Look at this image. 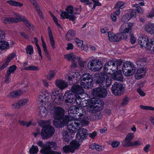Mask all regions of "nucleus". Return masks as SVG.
Segmentation results:
<instances>
[{"label":"nucleus","instance_id":"nucleus-1","mask_svg":"<svg viewBox=\"0 0 154 154\" xmlns=\"http://www.w3.org/2000/svg\"><path fill=\"white\" fill-rule=\"evenodd\" d=\"M94 80L97 84L101 87H109L111 83V79L106 73H96L94 75Z\"/></svg>","mask_w":154,"mask_h":154},{"label":"nucleus","instance_id":"nucleus-2","mask_svg":"<svg viewBox=\"0 0 154 154\" xmlns=\"http://www.w3.org/2000/svg\"><path fill=\"white\" fill-rule=\"evenodd\" d=\"M40 124L42 127L41 133L42 138L45 139L51 137L55 132L54 128L50 125L47 121L41 120Z\"/></svg>","mask_w":154,"mask_h":154},{"label":"nucleus","instance_id":"nucleus-3","mask_svg":"<svg viewBox=\"0 0 154 154\" xmlns=\"http://www.w3.org/2000/svg\"><path fill=\"white\" fill-rule=\"evenodd\" d=\"M84 124H88V119L86 116H84L80 120L76 119L68 122V129L71 133H75L77 131V128L80 125V123Z\"/></svg>","mask_w":154,"mask_h":154},{"label":"nucleus","instance_id":"nucleus-4","mask_svg":"<svg viewBox=\"0 0 154 154\" xmlns=\"http://www.w3.org/2000/svg\"><path fill=\"white\" fill-rule=\"evenodd\" d=\"M138 43L141 47H146L148 50H152L154 52V38L149 41L147 36L139 37Z\"/></svg>","mask_w":154,"mask_h":154},{"label":"nucleus","instance_id":"nucleus-5","mask_svg":"<svg viewBox=\"0 0 154 154\" xmlns=\"http://www.w3.org/2000/svg\"><path fill=\"white\" fill-rule=\"evenodd\" d=\"M122 69L124 74L127 76L133 75L136 71V67L131 62H124Z\"/></svg>","mask_w":154,"mask_h":154},{"label":"nucleus","instance_id":"nucleus-6","mask_svg":"<svg viewBox=\"0 0 154 154\" xmlns=\"http://www.w3.org/2000/svg\"><path fill=\"white\" fill-rule=\"evenodd\" d=\"M82 79L84 82H82L80 84L83 88H89L93 86L92 76L89 73H84L82 75Z\"/></svg>","mask_w":154,"mask_h":154},{"label":"nucleus","instance_id":"nucleus-7","mask_svg":"<svg viewBox=\"0 0 154 154\" xmlns=\"http://www.w3.org/2000/svg\"><path fill=\"white\" fill-rule=\"evenodd\" d=\"M66 12L62 11L60 14V16L63 19L68 18L69 20L74 21L76 18V17L72 14L73 13L74 9L71 6H68L66 9Z\"/></svg>","mask_w":154,"mask_h":154},{"label":"nucleus","instance_id":"nucleus-8","mask_svg":"<svg viewBox=\"0 0 154 154\" xmlns=\"http://www.w3.org/2000/svg\"><path fill=\"white\" fill-rule=\"evenodd\" d=\"M112 92L115 95L119 96L123 94L125 91V88L121 83L115 82L111 88Z\"/></svg>","mask_w":154,"mask_h":154},{"label":"nucleus","instance_id":"nucleus-9","mask_svg":"<svg viewBox=\"0 0 154 154\" xmlns=\"http://www.w3.org/2000/svg\"><path fill=\"white\" fill-rule=\"evenodd\" d=\"M102 67V63L97 60H93L89 62L88 65V68L94 72L100 70Z\"/></svg>","mask_w":154,"mask_h":154},{"label":"nucleus","instance_id":"nucleus-10","mask_svg":"<svg viewBox=\"0 0 154 154\" xmlns=\"http://www.w3.org/2000/svg\"><path fill=\"white\" fill-rule=\"evenodd\" d=\"M91 104L93 106L95 110L98 111L102 110L104 105V103L102 100L96 97L91 98Z\"/></svg>","mask_w":154,"mask_h":154},{"label":"nucleus","instance_id":"nucleus-11","mask_svg":"<svg viewBox=\"0 0 154 154\" xmlns=\"http://www.w3.org/2000/svg\"><path fill=\"white\" fill-rule=\"evenodd\" d=\"M46 145L40 150V152L43 154H47L48 152L52 151L53 149H55L57 147V145L56 143L53 141L47 142Z\"/></svg>","mask_w":154,"mask_h":154},{"label":"nucleus","instance_id":"nucleus-12","mask_svg":"<svg viewBox=\"0 0 154 154\" xmlns=\"http://www.w3.org/2000/svg\"><path fill=\"white\" fill-rule=\"evenodd\" d=\"M82 109L77 108L74 106H71L68 110V115L65 117L69 118V121H68V122L75 120V116H76V115L75 114H78L77 113L78 111H82Z\"/></svg>","mask_w":154,"mask_h":154},{"label":"nucleus","instance_id":"nucleus-13","mask_svg":"<svg viewBox=\"0 0 154 154\" xmlns=\"http://www.w3.org/2000/svg\"><path fill=\"white\" fill-rule=\"evenodd\" d=\"M69 118L68 117H64L63 119H54L53 121V125L56 128H58L63 127L66 125H68Z\"/></svg>","mask_w":154,"mask_h":154},{"label":"nucleus","instance_id":"nucleus-14","mask_svg":"<svg viewBox=\"0 0 154 154\" xmlns=\"http://www.w3.org/2000/svg\"><path fill=\"white\" fill-rule=\"evenodd\" d=\"M78 131L76 135V140L79 142H82L88 135V131L86 129L84 128L77 129Z\"/></svg>","mask_w":154,"mask_h":154},{"label":"nucleus","instance_id":"nucleus-15","mask_svg":"<svg viewBox=\"0 0 154 154\" xmlns=\"http://www.w3.org/2000/svg\"><path fill=\"white\" fill-rule=\"evenodd\" d=\"M76 95L72 91H68L65 93L64 95L66 103H69L70 104H74L75 103V97Z\"/></svg>","mask_w":154,"mask_h":154},{"label":"nucleus","instance_id":"nucleus-16","mask_svg":"<svg viewBox=\"0 0 154 154\" xmlns=\"http://www.w3.org/2000/svg\"><path fill=\"white\" fill-rule=\"evenodd\" d=\"M64 112V110L62 107L59 106L54 107L53 109L54 118L56 119L63 118Z\"/></svg>","mask_w":154,"mask_h":154},{"label":"nucleus","instance_id":"nucleus-17","mask_svg":"<svg viewBox=\"0 0 154 154\" xmlns=\"http://www.w3.org/2000/svg\"><path fill=\"white\" fill-rule=\"evenodd\" d=\"M133 24L130 23H124L120 27L119 31L124 34H131L132 32V27Z\"/></svg>","mask_w":154,"mask_h":154},{"label":"nucleus","instance_id":"nucleus-18","mask_svg":"<svg viewBox=\"0 0 154 154\" xmlns=\"http://www.w3.org/2000/svg\"><path fill=\"white\" fill-rule=\"evenodd\" d=\"M51 99L52 101L57 105L62 103L63 97L61 94H57L55 92H52L51 94Z\"/></svg>","mask_w":154,"mask_h":154},{"label":"nucleus","instance_id":"nucleus-19","mask_svg":"<svg viewBox=\"0 0 154 154\" xmlns=\"http://www.w3.org/2000/svg\"><path fill=\"white\" fill-rule=\"evenodd\" d=\"M82 86L81 87L79 85H74L71 88L70 91H72L75 93V95L82 94L84 93V91L83 88Z\"/></svg>","mask_w":154,"mask_h":154},{"label":"nucleus","instance_id":"nucleus-20","mask_svg":"<svg viewBox=\"0 0 154 154\" xmlns=\"http://www.w3.org/2000/svg\"><path fill=\"white\" fill-rule=\"evenodd\" d=\"M146 70L144 68L138 69L135 75V77L137 79H139L144 77L146 72Z\"/></svg>","mask_w":154,"mask_h":154},{"label":"nucleus","instance_id":"nucleus-21","mask_svg":"<svg viewBox=\"0 0 154 154\" xmlns=\"http://www.w3.org/2000/svg\"><path fill=\"white\" fill-rule=\"evenodd\" d=\"M114 61L113 60L109 61L105 65L104 67V73H107L110 74L111 71H112V67H113V64H114Z\"/></svg>","mask_w":154,"mask_h":154},{"label":"nucleus","instance_id":"nucleus-22","mask_svg":"<svg viewBox=\"0 0 154 154\" xmlns=\"http://www.w3.org/2000/svg\"><path fill=\"white\" fill-rule=\"evenodd\" d=\"M112 77L114 80L121 82L123 81V79L121 70L120 69L118 72H114L112 75Z\"/></svg>","mask_w":154,"mask_h":154},{"label":"nucleus","instance_id":"nucleus-23","mask_svg":"<svg viewBox=\"0 0 154 154\" xmlns=\"http://www.w3.org/2000/svg\"><path fill=\"white\" fill-rule=\"evenodd\" d=\"M48 95L47 92H45L44 93L43 92H41L38 97V100L41 103L45 102L48 100Z\"/></svg>","mask_w":154,"mask_h":154},{"label":"nucleus","instance_id":"nucleus-24","mask_svg":"<svg viewBox=\"0 0 154 154\" xmlns=\"http://www.w3.org/2000/svg\"><path fill=\"white\" fill-rule=\"evenodd\" d=\"M2 22L5 23H17L20 21V18L5 17L2 20Z\"/></svg>","mask_w":154,"mask_h":154},{"label":"nucleus","instance_id":"nucleus-25","mask_svg":"<svg viewBox=\"0 0 154 154\" xmlns=\"http://www.w3.org/2000/svg\"><path fill=\"white\" fill-rule=\"evenodd\" d=\"M145 29L148 33L153 34L154 33V24L149 23L145 26Z\"/></svg>","mask_w":154,"mask_h":154},{"label":"nucleus","instance_id":"nucleus-26","mask_svg":"<svg viewBox=\"0 0 154 154\" xmlns=\"http://www.w3.org/2000/svg\"><path fill=\"white\" fill-rule=\"evenodd\" d=\"M55 83L56 86L61 89H63L67 86V84L65 82L61 80H57Z\"/></svg>","mask_w":154,"mask_h":154},{"label":"nucleus","instance_id":"nucleus-27","mask_svg":"<svg viewBox=\"0 0 154 154\" xmlns=\"http://www.w3.org/2000/svg\"><path fill=\"white\" fill-rule=\"evenodd\" d=\"M75 35L76 32L74 30L72 29L69 30L66 35V38L68 41L71 40Z\"/></svg>","mask_w":154,"mask_h":154},{"label":"nucleus","instance_id":"nucleus-28","mask_svg":"<svg viewBox=\"0 0 154 154\" xmlns=\"http://www.w3.org/2000/svg\"><path fill=\"white\" fill-rule=\"evenodd\" d=\"M79 142L76 140H73L70 143V146L73 152L75 149H78L80 146L81 144L79 143Z\"/></svg>","mask_w":154,"mask_h":154},{"label":"nucleus","instance_id":"nucleus-29","mask_svg":"<svg viewBox=\"0 0 154 154\" xmlns=\"http://www.w3.org/2000/svg\"><path fill=\"white\" fill-rule=\"evenodd\" d=\"M115 42H119L122 39H126L128 35L124 34L122 32L120 33L115 34Z\"/></svg>","mask_w":154,"mask_h":154},{"label":"nucleus","instance_id":"nucleus-30","mask_svg":"<svg viewBox=\"0 0 154 154\" xmlns=\"http://www.w3.org/2000/svg\"><path fill=\"white\" fill-rule=\"evenodd\" d=\"M64 57L68 60L72 62H75L77 59V58L72 53L64 55Z\"/></svg>","mask_w":154,"mask_h":154},{"label":"nucleus","instance_id":"nucleus-31","mask_svg":"<svg viewBox=\"0 0 154 154\" xmlns=\"http://www.w3.org/2000/svg\"><path fill=\"white\" fill-rule=\"evenodd\" d=\"M20 21H23L28 28L29 29L33 30V25L31 24L27 18L25 17H22L21 18H20Z\"/></svg>","mask_w":154,"mask_h":154},{"label":"nucleus","instance_id":"nucleus-32","mask_svg":"<svg viewBox=\"0 0 154 154\" xmlns=\"http://www.w3.org/2000/svg\"><path fill=\"white\" fill-rule=\"evenodd\" d=\"M9 44L8 43L4 40H0V50H2L8 48Z\"/></svg>","mask_w":154,"mask_h":154},{"label":"nucleus","instance_id":"nucleus-33","mask_svg":"<svg viewBox=\"0 0 154 154\" xmlns=\"http://www.w3.org/2000/svg\"><path fill=\"white\" fill-rule=\"evenodd\" d=\"M80 103H78V105L82 107H85L88 106L89 103H91L90 99L85 100L84 98H82V101Z\"/></svg>","mask_w":154,"mask_h":154},{"label":"nucleus","instance_id":"nucleus-34","mask_svg":"<svg viewBox=\"0 0 154 154\" xmlns=\"http://www.w3.org/2000/svg\"><path fill=\"white\" fill-rule=\"evenodd\" d=\"M48 35L51 42V44L52 48L54 49L55 48V42L53 38L52 34L49 27H48Z\"/></svg>","mask_w":154,"mask_h":154},{"label":"nucleus","instance_id":"nucleus-35","mask_svg":"<svg viewBox=\"0 0 154 154\" xmlns=\"http://www.w3.org/2000/svg\"><path fill=\"white\" fill-rule=\"evenodd\" d=\"M7 2L10 5L15 7H20L23 5V4L22 3L13 0L7 1Z\"/></svg>","mask_w":154,"mask_h":154},{"label":"nucleus","instance_id":"nucleus-36","mask_svg":"<svg viewBox=\"0 0 154 154\" xmlns=\"http://www.w3.org/2000/svg\"><path fill=\"white\" fill-rule=\"evenodd\" d=\"M146 61V59L145 58L139 59L136 62V64L138 66H143L145 65Z\"/></svg>","mask_w":154,"mask_h":154},{"label":"nucleus","instance_id":"nucleus-37","mask_svg":"<svg viewBox=\"0 0 154 154\" xmlns=\"http://www.w3.org/2000/svg\"><path fill=\"white\" fill-rule=\"evenodd\" d=\"M26 50L27 55H31L34 52L33 47L32 45H28L27 46Z\"/></svg>","mask_w":154,"mask_h":154},{"label":"nucleus","instance_id":"nucleus-38","mask_svg":"<svg viewBox=\"0 0 154 154\" xmlns=\"http://www.w3.org/2000/svg\"><path fill=\"white\" fill-rule=\"evenodd\" d=\"M38 151V147L37 146L32 145L29 149V153L30 154H36Z\"/></svg>","mask_w":154,"mask_h":154},{"label":"nucleus","instance_id":"nucleus-39","mask_svg":"<svg viewBox=\"0 0 154 154\" xmlns=\"http://www.w3.org/2000/svg\"><path fill=\"white\" fill-rule=\"evenodd\" d=\"M132 141L126 139V138L122 142V145L123 147L132 146Z\"/></svg>","mask_w":154,"mask_h":154},{"label":"nucleus","instance_id":"nucleus-40","mask_svg":"<svg viewBox=\"0 0 154 154\" xmlns=\"http://www.w3.org/2000/svg\"><path fill=\"white\" fill-rule=\"evenodd\" d=\"M105 88L101 87V90L100 91L99 97H104L106 96L107 94V92Z\"/></svg>","mask_w":154,"mask_h":154},{"label":"nucleus","instance_id":"nucleus-41","mask_svg":"<svg viewBox=\"0 0 154 154\" xmlns=\"http://www.w3.org/2000/svg\"><path fill=\"white\" fill-rule=\"evenodd\" d=\"M19 122L20 125L23 126H26L27 127H29L32 125V122L31 121L26 122L23 120H19Z\"/></svg>","mask_w":154,"mask_h":154},{"label":"nucleus","instance_id":"nucleus-42","mask_svg":"<svg viewBox=\"0 0 154 154\" xmlns=\"http://www.w3.org/2000/svg\"><path fill=\"white\" fill-rule=\"evenodd\" d=\"M24 69L27 70L38 71L39 70V69L36 66L31 65L24 68Z\"/></svg>","mask_w":154,"mask_h":154},{"label":"nucleus","instance_id":"nucleus-43","mask_svg":"<svg viewBox=\"0 0 154 154\" xmlns=\"http://www.w3.org/2000/svg\"><path fill=\"white\" fill-rule=\"evenodd\" d=\"M34 40L36 44V46L37 48V49L40 56L41 57V59L42 58V56L41 54V51L39 45L38 44V40L37 38L35 37L34 38Z\"/></svg>","mask_w":154,"mask_h":154},{"label":"nucleus","instance_id":"nucleus-44","mask_svg":"<svg viewBox=\"0 0 154 154\" xmlns=\"http://www.w3.org/2000/svg\"><path fill=\"white\" fill-rule=\"evenodd\" d=\"M101 90V87H98L94 89L92 93V94L93 96H99L100 91Z\"/></svg>","mask_w":154,"mask_h":154},{"label":"nucleus","instance_id":"nucleus-45","mask_svg":"<svg viewBox=\"0 0 154 154\" xmlns=\"http://www.w3.org/2000/svg\"><path fill=\"white\" fill-rule=\"evenodd\" d=\"M21 93V91H14L10 93V96L12 98H15L20 96Z\"/></svg>","mask_w":154,"mask_h":154},{"label":"nucleus","instance_id":"nucleus-46","mask_svg":"<svg viewBox=\"0 0 154 154\" xmlns=\"http://www.w3.org/2000/svg\"><path fill=\"white\" fill-rule=\"evenodd\" d=\"M63 151L65 153H68L69 152L73 153L72 150L70 145L65 146L63 147Z\"/></svg>","mask_w":154,"mask_h":154},{"label":"nucleus","instance_id":"nucleus-47","mask_svg":"<svg viewBox=\"0 0 154 154\" xmlns=\"http://www.w3.org/2000/svg\"><path fill=\"white\" fill-rule=\"evenodd\" d=\"M125 3L123 2L119 1L116 4V5L115 7V8L119 9H122L124 7Z\"/></svg>","mask_w":154,"mask_h":154},{"label":"nucleus","instance_id":"nucleus-48","mask_svg":"<svg viewBox=\"0 0 154 154\" xmlns=\"http://www.w3.org/2000/svg\"><path fill=\"white\" fill-rule=\"evenodd\" d=\"M109 39L111 42H115V34L113 32H108Z\"/></svg>","mask_w":154,"mask_h":154},{"label":"nucleus","instance_id":"nucleus-49","mask_svg":"<svg viewBox=\"0 0 154 154\" xmlns=\"http://www.w3.org/2000/svg\"><path fill=\"white\" fill-rule=\"evenodd\" d=\"M77 60H78L79 66L81 67H84L86 66V62L85 61H83L80 57H78Z\"/></svg>","mask_w":154,"mask_h":154},{"label":"nucleus","instance_id":"nucleus-50","mask_svg":"<svg viewBox=\"0 0 154 154\" xmlns=\"http://www.w3.org/2000/svg\"><path fill=\"white\" fill-rule=\"evenodd\" d=\"M39 109L40 115H42V116H45L47 113V110L45 107L44 106L40 107Z\"/></svg>","mask_w":154,"mask_h":154},{"label":"nucleus","instance_id":"nucleus-51","mask_svg":"<svg viewBox=\"0 0 154 154\" xmlns=\"http://www.w3.org/2000/svg\"><path fill=\"white\" fill-rule=\"evenodd\" d=\"M130 19L128 14H126L122 17L121 21L122 22H125L128 21Z\"/></svg>","mask_w":154,"mask_h":154},{"label":"nucleus","instance_id":"nucleus-52","mask_svg":"<svg viewBox=\"0 0 154 154\" xmlns=\"http://www.w3.org/2000/svg\"><path fill=\"white\" fill-rule=\"evenodd\" d=\"M74 40L78 46L82 49L83 41L79 40L78 38H75L74 39Z\"/></svg>","mask_w":154,"mask_h":154},{"label":"nucleus","instance_id":"nucleus-53","mask_svg":"<svg viewBox=\"0 0 154 154\" xmlns=\"http://www.w3.org/2000/svg\"><path fill=\"white\" fill-rule=\"evenodd\" d=\"M102 117V114L100 113H96L92 116V118L95 120L100 119Z\"/></svg>","mask_w":154,"mask_h":154},{"label":"nucleus","instance_id":"nucleus-54","mask_svg":"<svg viewBox=\"0 0 154 154\" xmlns=\"http://www.w3.org/2000/svg\"><path fill=\"white\" fill-rule=\"evenodd\" d=\"M94 108L93 106L90 103V105L87 107V109L88 111L91 113H94L95 111H97Z\"/></svg>","mask_w":154,"mask_h":154},{"label":"nucleus","instance_id":"nucleus-55","mask_svg":"<svg viewBox=\"0 0 154 154\" xmlns=\"http://www.w3.org/2000/svg\"><path fill=\"white\" fill-rule=\"evenodd\" d=\"M55 75V72L54 71H51L49 72L48 75L47 76V78L50 80L54 77Z\"/></svg>","mask_w":154,"mask_h":154},{"label":"nucleus","instance_id":"nucleus-56","mask_svg":"<svg viewBox=\"0 0 154 154\" xmlns=\"http://www.w3.org/2000/svg\"><path fill=\"white\" fill-rule=\"evenodd\" d=\"M128 14L129 17H130V19L133 17H135L136 16V12L134 10L131 9L130 11V13Z\"/></svg>","mask_w":154,"mask_h":154},{"label":"nucleus","instance_id":"nucleus-57","mask_svg":"<svg viewBox=\"0 0 154 154\" xmlns=\"http://www.w3.org/2000/svg\"><path fill=\"white\" fill-rule=\"evenodd\" d=\"M128 101L129 98L127 97H125L123 98L121 104L122 106H125L128 103Z\"/></svg>","mask_w":154,"mask_h":154},{"label":"nucleus","instance_id":"nucleus-58","mask_svg":"<svg viewBox=\"0 0 154 154\" xmlns=\"http://www.w3.org/2000/svg\"><path fill=\"white\" fill-rule=\"evenodd\" d=\"M36 11L37 13H38V14L40 17L41 18H44V16L43 14L41 11L40 10V7L39 6H37L36 7Z\"/></svg>","mask_w":154,"mask_h":154},{"label":"nucleus","instance_id":"nucleus-59","mask_svg":"<svg viewBox=\"0 0 154 154\" xmlns=\"http://www.w3.org/2000/svg\"><path fill=\"white\" fill-rule=\"evenodd\" d=\"M29 101L27 99L22 100L19 101L20 106H22L25 105Z\"/></svg>","mask_w":154,"mask_h":154},{"label":"nucleus","instance_id":"nucleus-60","mask_svg":"<svg viewBox=\"0 0 154 154\" xmlns=\"http://www.w3.org/2000/svg\"><path fill=\"white\" fill-rule=\"evenodd\" d=\"M134 137V134L132 133H129L126 136V139L131 141Z\"/></svg>","mask_w":154,"mask_h":154},{"label":"nucleus","instance_id":"nucleus-61","mask_svg":"<svg viewBox=\"0 0 154 154\" xmlns=\"http://www.w3.org/2000/svg\"><path fill=\"white\" fill-rule=\"evenodd\" d=\"M16 68L17 67L13 65L9 68L8 71L12 72V73H14V71L16 70Z\"/></svg>","mask_w":154,"mask_h":154},{"label":"nucleus","instance_id":"nucleus-62","mask_svg":"<svg viewBox=\"0 0 154 154\" xmlns=\"http://www.w3.org/2000/svg\"><path fill=\"white\" fill-rule=\"evenodd\" d=\"M114 61V63L118 66H118H121L123 62V61L120 59L117 60L115 61Z\"/></svg>","mask_w":154,"mask_h":154},{"label":"nucleus","instance_id":"nucleus-63","mask_svg":"<svg viewBox=\"0 0 154 154\" xmlns=\"http://www.w3.org/2000/svg\"><path fill=\"white\" fill-rule=\"evenodd\" d=\"M130 37V42L132 44H134L136 42V38L133 34L131 33L129 34Z\"/></svg>","mask_w":154,"mask_h":154},{"label":"nucleus","instance_id":"nucleus-64","mask_svg":"<svg viewBox=\"0 0 154 154\" xmlns=\"http://www.w3.org/2000/svg\"><path fill=\"white\" fill-rule=\"evenodd\" d=\"M137 12L140 14H143L144 11L143 8L139 6H135Z\"/></svg>","mask_w":154,"mask_h":154}]
</instances>
